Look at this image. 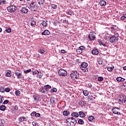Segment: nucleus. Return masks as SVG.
I'll return each mask as SVG.
<instances>
[{"mask_svg": "<svg viewBox=\"0 0 126 126\" xmlns=\"http://www.w3.org/2000/svg\"><path fill=\"white\" fill-rule=\"evenodd\" d=\"M66 124L68 126H75L76 125V120L73 117L69 118L66 119Z\"/></svg>", "mask_w": 126, "mask_h": 126, "instance_id": "obj_1", "label": "nucleus"}, {"mask_svg": "<svg viewBox=\"0 0 126 126\" xmlns=\"http://www.w3.org/2000/svg\"><path fill=\"white\" fill-rule=\"evenodd\" d=\"M70 76L72 79H77L79 77V73L77 72L76 71H72Z\"/></svg>", "mask_w": 126, "mask_h": 126, "instance_id": "obj_2", "label": "nucleus"}, {"mask_svg": "<svg viewBox=\"0 0 126 126\" xmlns=\"http://www.w3.org/2000/svg\"><path fill=\"white\" fill-rule=\"evenodd\" d=\"M30 9L32 11H36L37 10V5H36V2L32 1L30 5Z\"/></svg>", "mask_w": 126, "mask_h": 126, "instance_id": "obj_3", "label": "nucleus"}, {"mask_svg": "<svg viewBox=\"0 0 126 126\" xmlns=\"http://www.w3.org/2000/svg\"><path fill=\"white\" fill-rule=\"evenodd\" d=\"M87 66H88V64L86 62H83L81 64V68L84 71V72H86L87 71Z\"/></svg>", "mask_w": 126, "mask_h": 126, "instance_id": "obj_4", "label": "nucleus"}, {"mask_svg": "<svg viewBox=\"0 0 126 126\" xmlns=\"http://www.w3.org/2000/svg\"><path fill=\"white\" fill-rule=\"evenodd\" d=\"M58 74L61 76H66L67 75V72L63 69H60L58 71Z\"/></svg>", "mask_w": 126, "mask_h": 126, "instance_id": "obj_5", "label": "nucleus"}, {"mask_svg": "<svg viewBox=\"0 0 126 126\" xmlns=\"http://www.w3.org/2000/svg\"><path fill=\"white\" fill-rule=\"evenodd\" d=\"M119 102L121 103H126V96L125 94H121L119 98Z\"/></svg>", "mask_w": 126, "mask_h": 126, "instance_id": "obj_6", "label": "nucleus"}, {"mask_svg": "<svg viewBox=\"0 0 126 126\" xmlns=\"http://www.w3.org/2000/svg\"><path fill=\"white\" fill-rule=\"evenodd\" d=\"M15 74L18 79H21L22 78V71L21 70H17Z\"/></svg>", "mask_w": 126, "mask_h": 126, "instance_id": "obj_7", "label": "nucleus"}, {"mask_svg": "<svg viewBox=\"0 0 126 126\" xmlns=\"http://www.w3.org/2000/svg\"><path fill=\"white\" fill-rule=\"evenodd\" d=\"M16 10V7L14 5L9 6L7 7V10L9 12H14Z\"/></svg>", "mask_w": 126, "mask_h": 126, "instance_id": "obj_8", "label": "nucleus"}, {"mask_svg": "<svg viewBox=\"0 0 126 126\" xmlns=\"http://www.w3.org/2000/svg\"><path fill=\"white\" fill-rule=\"evenodd\" d=\"M112 111L113 114H116V115H120L121 114V112H119V109L118 107L112 108Z\"/></svg>", "mask_w": 126, "mask_h": 126, "instance_id": "obj_9", "label": "nucleus"}, {"mask_svg": "<svg viewBox=\"0 0 126 126\" xmlns=\"http://www.w3.org/2000/svg\"><path fill=\"white\" fill-rule=\"evenodd\" d=\"M94 34H95V32H91V34H90L88 36L89 39H90L91 41H93V40H94L95 39V36Z\"/></svg>", "mask_w": 126, "mask_h": 126, "instance_id": "obj_10", "label": "nucleus"}, {"mask_svg": "<svg viewBox=\"0 0 126 126\" xmlns=\"http://www.w3.org/2000/svg\"><path fill=\"white\" fill-rule=\"evenodd\" d=\"M110 43H116V41H119L117 39H116L114 36H111L109 39Z\"/></svg>", "mask_w": 126, "mask_h": 126, "instance_id": "obj_11", "label": "nucleus"}, {"mask_svg": "<svg viewBox=\"0 0 126 126\" xmlns=\"http://www.w3.org/2000/svg\"><path fill=\"white\" fill-rule=\"evenodd\" d=\"M110 28L111 29V32L113 33V32L115 31V30H118V26H117L116 25H113L110 27Z\"/></svg>", "mask_w": 126, "mask_h": 126, "instance_id": "obj_12", "label": "nucleus"}, {"mask_svg": "<svg viewBox=\"0 0 126 126\" xmlns=\"http://www.w3.org/2000/svg\"><path fill=\"white\" fill-rule=\"evenodd\" d=\"M88 121L93 123V122H95V117L93 116H90L88 117Z\"/></svg>", "mask_w": 126, "mask_h": 126, "instance_id": "obj_13", "label": "nucleus"}, {"mask_svg": "<svg viewBox=\"0 0 126 126\" xmlns=\"http://www.w3.org/2000/svg\"><path fill=\"white\" fill-rule=\"evenodd\" d=\"M92 54L93 55H98L99 54V50L97 49H94L92 51Z\"/></svg>", "mask_w": 126, "mask_h": 126, "instance_id": "obj_14", "label": "nucleus"}, {"mask_svg": "<svg viewBox=\"0 0 126 126\" xmlns=\"http://www.w3.org/2000/svg\"><path fill=\"white\" fill-rule=\"evenodd\" d=\"M5 76L6 77H10L11 76V71L7 70L6 72Z\"/></svg>", "mask_w": 126, "mask_h": 126, "instance_id": "obj_15", "label": "nucleus"}, {"mask_svg": "<svg viewBox=\"0 0 126 126\" xmlns=\"http://www.w3.org/2000/svg\"><path fill=\"white\" fill-rule=\"evenodd\" d=\"M42 35H44L45 36L48 35H50V31H49L48 30H45L43 32H42L41 33Z\"/></svg>", "mask_w": 126, "mask_h": 126, "instance_id": "obj_16", "label": "nucleus"}, {"mask_svg": "<svg viewBox=\"0 0 126 126\" xmlns=\"http://www.w3.org/2000/svg\"><path fill=\"white\" fill-rule=\"evenodd\" d=\"M28 12V9L26 8H22V10H21V13H27Z\"/></svg>", "mask_w": 126, "mask_h": 126, "instance_id": "obj_17", "label": "nucleus"}, {"mask_svg": "<svg viewBox=\"0 0 126 126\" xmlns=\"http://www.w3.org/2000/svg\"><path fill=\"white\" fill-rule=\"evenodd\" d=\"M99 3L101 6H105L107 4V2L104 0H100Z\"/></svg>", "mask_w": 126, "mask_h": 126, "instance_id": "obj_18", "label": "nucleus"}, {"mask_svg": "<svg viewBox=\"0 0 126 126\" xmlns=\"http://www.w3.org/2000/svg\"><path fill=\"white\" fill-rule=\"evenodd\" d=\"M117 81H118L119 82H121L122 81H125L126 79L124 78H122V77H119L117 78L116 79Z\"/></svg>", "mask_w": 126, "mask_h": 126, "instance_id": "obj_19", "label": "nucleus"}, {"mask_svg": "<svg viewBox=\"0 0 126 126\" xmlns=\"http://www.w3.org/2000/svg\"><path fill=\"white\" fill-rule=\"evenodd\" d=\"M79 115L80 118H84V117H85V114L82 111H80L79 112Z\"/></svg>", "mask_w": 126, "mask_h": 126, "instance_id": "obj_20", "label": "nucleus"}, {"mask_svg": "<svg viewBox=\"0 0 126 126\" xmlns=\"http://www.w3.org/2000/svg\"><path fill=\"white\" fill-rule=\"evenodd\" d=\"M71 116L72 117H74V118H78L79 115L76 112H73L71 114Z\"/></svg>", "mask_w": 126, "mask_h": 126, "instance_id": "obj_21", "label": "nucleus"}, {"mask_svg": "<svg viewBox=\"0 0 126 126\" xmlns=\"http://www.w3.org/2000/svg\"><path fill=\"white\" fill-rule=\"evenodd\" d=\"M33 98H34V100L35 102H38V101H39V99H40V97L38 95H34Z\"/></svg>", "mask_w": 126, "mask_h": 126, "instance_id": "obj_22", "label": "nucleus"}, {"mask_svg": "<svg viewBox=\"0 0 126 126\" xmlns=\"http://www.w3.org/2000/svg\"><path fill=\"white\" fill-rule=\"evenodd\" d=\"M52 87L50 86V85H46L44 86V88H45V90L46 91H48V89H50Z\"/></svg>", "mask_w": 126, "mask_h": 126, "instance_id": "obj_23", "label": "nucleus"}, {"mask_svg": "<svg viewBox=\"0 0 126 126\" xmlns=\"http://www.w3.org/2000/svg\"><path fill=\"white\" fill-rule=\"evenodd\" d=\"M19 121H20V122H24V121H26V118H25V117H20V118H19Z\"/></svg>", "mask_w": 126, "mask_h": 126, "instance_id": "obj_24", "label": "nucleus"}, {"mask_svg": "<svg viewBox=\"0 0 126 126\" xmlns=\"http://www.w3.org/2000/svg\"><path fill=\"white\" fill-rule=\"evenodd\" d=\"M0 5H3V4H6V0H0Z\"/></svg>", "mask_w": 126, "mask_h": 126, "instance_id": "obj_25", "label": "nucleus"}, {"mask_svg": "<svg viewBox=\"0 0 126 126\" xmlns=\"http://www.w3.org/2000/svg\"><path fill=\"white\" fill-rule=\"evenodd\" d=\"M63 115L64 116H67L69 115V112L67 110H65L63 112Z\"/></svg>", "mask_w": 126, "mask_h": 126, "instance_id": "obj_26", "label": "nucleus"}, {"mask_svg": "<svg viewBox=\"0 0 126 126\" xmlns=\"http://www.w3.org/2000/svg\"><path fill=\"white\" fill-rule=\"evenodd\" d=\"M39 92H41V93H46V92H45V88L41 87L39 90Z\"/></svg>", "mask_w": 126, "mask_h": 126, "instance_id": "obj_27", "label": "nucleus"}, {"mask_svg": "<svg viewBox=\"0 0 126 126\" xmlns=\"http://www.w3.org/2000/svg\"><path fill=\"white\" fill-rule=\"evenodd\" d=\"M119 36H120V35H119V33H118L117 32H114V36H114L118 40H119Z\"/></svg>", "mask_w": 126, "mask_h": 126, "instance_id": "obj_28", "label": "nucleus"}, {"mask_svg": "<svg viewBox=\"0 0 126 126\" xmlns=\"http://www.w3.org/2000/svg\"><path fill=\"white\" fill-rule=\"evenodd\" d=\"M5 109H6V107H5V105H1L0 107V110L1 111H5Z\"/></svg>", "mask_w": 126, "mask_h": 126, "instance_id": "obj_29", "label": "nucleus"}, {"mask_svg": "<svg viewBox=\"0 0 126 126\" xmlns=\"http://www.w3.org/2000/svg\"><path fill=\"white\" fill-rule=\"evenodd\" d=\"M122 84V88L125 90V89H126V81L125 82H123Z\"/></svg>", "mask_w": 126, "mask_h": 126, "instance_id": "obj_30", "label": "nucleus"}, {"mask_svg": "<svg viewBox=\"0 0 126 126\" xmlns=\"http://www.w3.org/2000/svg\"><path fill=\"white\" fill-rule=\"evenodd\" d=\"M42 26L44 27H46L47 25H48V23H47V21H43L42 23Z\"/></svg>", "mask_w": 126, "mask_h": 126, "instance_id": "obj_31", "label": "nucleus"}, {"mask_svg": "<svg viewBox=\"0 0 126 126\" xmlns=\"http://www.w3.org/2000/svg\"><path fill=\"white\" fill-rule=\"evenodd\" d=\"M78 123L79 125H84V121L82 119H79Z\"/></svg>", "mask_w": 126, "mask_h": 126, "instance_id": "obj_32", "label": "nucleus"}, {"mask_svg": "<svg viewBox=\"0 0 126 126\" xmlns=\"http://www.w3.org/2000/svg\"><path fill=\"white\" fill-rule=\"evenodd\" d=\"M52 8H53V9H57V8L58 7L57 4H52L51 5Z\"/></svg>", "mask_w": 126, "mask_h": 126, "instance_id": "obj_33", "label": "nucleus"}, {"mask_svg": "<svg viewBox=\"0 0 126 126\" xmlns=\"http://www.w3.org/2000/svg\"><path fill=\"white\" fill-rule=\"evenodd\" d=\"M83 94L85 96H87L88 95H89V92L87 91H83Z\"/></svg>", "mask_w": 126, "mask_h": 126, "instance_id": "obj_34", "label": "nucleus"}, {"mask_svg": "<svg viewBox=\"0 0 126 126\" xmlns=\"http://www.w3.org/2000/svg\"><path fill=\"white\" fill-rule=\"evenodd\" d=\"M38 4L41 5L43 4L44 2H45V1L44 0H38Z\"/></svg>", "mask_w": 126, "mask_h": 126, "instance_id": "obj_35", "label": "nucleus"}, {"mask_svg": "<svg viewBox=\"0 0 126 126\" xmlns=\"http://www.w3.org/2000/svg\"><path fill=\"white\" fill-rule=\"evenodd\" d=\"M15 94L16 95V96H19V95H20V91L19 90L16 91L15 92Z\"/></svg>", "mask_w": 126, "mask_h": 126, "instance_id": "obj_36", "label": "nucleus"}, {"mask_svg": "<svg viewBox=\"0 0 126 126\" xmlns=\"http://www.w3.org/2000/svg\"><path fill=\"white\" fill-rule=\"evenodd\" d=\"M103 79L104 78H103V77H101V76L98 77L97 78L98 81H99V82L103 81Z\"/></svg>", "mask_w": 126, "mask_h": 126, "instance_id": "obj_37", "label": "nucleus"}, {"mask_svg": "<svg viewBox=\"0 0 126 126\" xmlns=\"http://www.w3.org/2000/svg\"><path fill=\"white\" fill-rule=\"evenodd\" d=\"M76 53H77V54H81V53H82V51L80 48H79L76 50Z\"/></svg>", "mask_w": 126, "mask_h": 126, "instance_id": "obj_38", "label": "nucleus"}, {"mask_svg": "<svg viewBox=\"0 0 126 126\" xmlns=\"http://www.w3.org/2000/svg\"><path fill=\"white\" fill-rule=\"evenodd\" d=\"M51 93H54V92H57V89L54 88L53 89L50 90Z\"/></svg>", "mask_w": 126, "mask_h": 126, "instance_id": "obj_39", "label": "nucleus"}, {"mask_svg": "<svg viewBox=\"0 0 126 126\" xmlns=\"http://www.w3.org/2000/svg\"><path fill=\"white\" fill-rule=\"evenodd\" d=\"M79 48L82 51H83L85 50V46H81L79 47Z\"/></svg>", "mask_w": 126, "mask_h": 126, "instance_id": "obj_40", "label": "nucleus"}, {"mask_svg": "<svg viewBox=\"0 0 126 126\" xmlns=\"http://www.w3.org/2000/svg\"><path fill=\"white\" fill-rule=\"evenodd\" d=\"M114 69V67H107V70L108 71H112Z\"/></svg>", "mask_w": 126, "mask_h": 126, "instance_id": "obj_41", "label": "nucleus"}, {"mask_svg": "<svg viewBox=\"0 0 126 126\" xmlns=\"http://www.w3.org/2000/svg\"><path fill=\"white\" fill-rule=\"evenodd\" d=\"M4 88L1 87V88H0V92H1V93H4Z\"/></svg>", "mask_w": 126, "mask_h": 126, "instance_id": "obj_42", "label": "nucleus"}, {"mask_svg": "<svg viewBox=\"0 0 126 126\" xmlns=\"http://www.w3.org/2000/svg\"><path fill=\"white\" fill-rule=\"evenodd\" d=\"M3 100H4L3 97L0 96V104H1V103H2Z\"/></svg>", "mask_w": 126, "mask_h": 126, "instance_id": "obj_43", "label": "nucleus"}, {"mask_svg": "<svg viewBox=\"0 0 126 126\" xmlns=\"http://www.w3.org/2000/svg\"><path fill=\"white\" fill-rule=\"evenodd\" d=\"M5 31L7 33H10V32H11V29L8 28L6 29Z\"/></svg>", "mask_w": 126, "mask_h": 126, "instance_id": "obj_44", "label": "nucleus"}, {"mask_svg": "<svg viewBox=\"0 0 126 126\" xmlns=\"http://www.w3.org/2000/svg\"><path fill=\"white\" fill-rule=\"evenodd\" d=\"M9 100H5L4 101V102H3V105H6V104H7L8 103H9Z\"/></svg>", "mask_w": 126, "mask_h": 126, "instance_id": "obj_45", "label": "nucleus"}, {"mask_svg": "<svg viewBox=\"0 0 126 126\" xmlns=\"http://www.w3.org/2000/svg\"><path fill=\"white\" fill-rule=\"evenodd\" d=\"M40 116L41 114H40V113H35V117H36V118H40Z\"/></svg>", "mask_w": 126, "mask_h": 126, "instance_id": "obj_46", "label": "nucleus"}, {"mask_svg": "<svg viewBox=\"0 0 126 126\" xmlns=\"http://www.w3.org/2000/svg\"><path fill=\"white\" fill-rule=\"evenodd\" d=\"M35 24H36V22L34 21H32L31 23V25H32V26H34Z\"/></svg>", "mask_w": 126, "mask_h": 126, "instance_id": "obj_47", "label": "nucleus"}, {"mask_svg": "<svg viewBox=\"0 0 126 126\" xmlns=\"http://www.w3.org/2000/svg\"><path fill=\"white\" fill-rule=\"evenodd\" d=\"M39 73V71L38 70H35L34 72H32V74L34 75V74H38Z\"/></svg>", "mask_w": 126, "mask_h": 126, "instance_id": "obj_48", "label": "nucleus"}, {"mask_svg": "<svg viewBox=\"0 0 126 126\" xmlns=\"http://www.w3.org/2000/svg\"><path fill=\"white\" fill-rule=\"evenodd\" d=\"M25 73H28L29 72H31V69H28L24 71Z\"/></svg>", "mask_w": 126, "mask_h": 126, "instance_id": "obj_49", "label": "nucleus"}, {"mask_svg": "<svg viewBox=\"0 0 126 126\" xmlns=\"http://www.w3.org/2000/svg\"><path fill=\"white\" fill-rule=\"evenodd\" d=\"M4 90L5 92H9L10 91V89H9V88H6L4 89Z\"/></svg>", "mask_w": 126, "mask_h": 126, "instance_id": "obj_50", "label": "nucleus"}, {"mask_svg": "<svg viewBox=\"0 0 126 126\" xmlns=\"http://www.w3.org/2000/svg\"><path fill=\"white\" fill-rule=\"evenodd\" d=\"M50 102L51 104H55V100H54V98H51Z\"/></svg>", "mask_w": 126, "mask_h": 126, "instance_id": "obj_51", "label": "nucleus"}, {"mask_svg": "<svg viewBox=\"0 0 126 126\" xmlns=\"http://www.w3.org/2000/svg\"><path fill=\"white\" fill-rule=\"evenodd\" d=\"M39 53H40V54H44V53H45V50L43 49H40Z\"/></svg>", "mask_w": 126, "mask_h": 126, "instance_id": "obj_52", "label": "nucleus"}, {"mask_svg": "<svg viewBox=\"0 0 126 126\" xmlns=\"http://www.w3.org/2000/svg\"><path fill=\"white\" fill-rule=\"evenodd\" d=\"M66 14H68V15H72V12L71 11H68L66 12Z\"/></svg>", "mask_w": 126, "mask_h": 126, "instance_id": "obj_53", "label": "nucleus"}, {"mask_svg": "<svg viewBox=\"0 0 126 126\" xmlns=\"http://www.w3.org/2000/svg\"><path fill=\"white\" fill-rule=\"evenodd\" d=\"M35 115H36V112H32L31 114V116H32V117H33V116H35Z\"/></svg>", "mask_w": 126, "mask_h": 126, "instance_id": "obj_54", "label": "nucleus"}, {"mask_svg": "<svg viewBox=\"0 0 126 126\" xmlns=\"http://www.w3.org/2000/svg\"><path fill=\"white\" fill-rule=\"evenodd\" d=\"M32 126H37V122H33L32 123Z\"/></svg>", "mask_w": 126, "mask_h": 126, "instance_id": "obj_55", "label": "nucleus"}, {"mask_svg": "<svg viewBox=\"0 0 126 126\" xmlns=\"http://www.w3.org/2000/svg\"><path fill=\"white\" fill-rule=\"evenodd\" d=\"M126 18L125 17V16H124V15H123L122 17H121V20H125V19Z\"/></svg>", "mask_w": 126, "mask_h": 126, "instance_id": "obj_56", "label": "nucleus"}, {"mask_svg": "<svg viewBox=\"0 0 126 126\" xmlns=\"http://www.w3.org/2000/svg\"><path fill=\"white\" fill-rule=\"evenodd\" d=\"M61 53H62L63 54H65L66 53L65 50L63 49L61 50Z\"/></svg>", "mask_w": 126, "mask_h": 126, "instance_id": "obj_57", "label": "nucleus"}, {"mask_svg": "<svg viewBox=\"0 0 126 126\" xmlns=\"http://www.w3.org/2000/svg\"><path fill=\"white\" fill-rule=\"evenodd\" d=\"M101 45H102V46H103V47H106V44L104 43V42H101L100 43Z\"/></svg>", "mask_w": 126, "mask_h": 126, "instance_id": "obj_58", "label": "nucleus"}, {"mask_svg": "<svg viewBox=\"0 0 126 126\" xmlns=\"http://www.w3.org/2000/svg\"><path fill=\"white\" fill-rule=\"evenodd\" d=\"M88 85L89 88H91L92 87V84H91V83H89Z\"/></svg>", "mask_w": 126, "mask_h": 126, "instance_id": "obj_59", "label": "nucleus"}, {"mask_svg": "<svg viewBox=\"0 0 126 126\" xmlns=\"http://www.w3.org/2000/svg\"><path fill=\"white\" fill-rule=\"evenodd\" d=\"M102 62L101 61H98L99 64H102Z\"/></svg>", "mask_w": 126, "mask_h": 126, "instance_id": "obj_60", "label": "nucleus"}, {"mask_svg": "<svg viewBox=\"0 0 126 126\" xmlns=\"http://www.w3.org/2000/svg\"><path fill=\"white\" fill-rule=\"evenodd\" d=\"M123 69H124V70H126V66H124V67H123Z\"/></svg>", "mask_w": 126, "mask_h": 126, "instance_id": "obj_61", "label": "nucleus"}, {"mask_svg": "<svg viewBox=\"0 0 126 126\" xmlns=\"http://www.w3.org/2000/svg\"><path fill=\"white\" fill-rule=\"evenodd\" d=\"M123 15L124 16V17H125V18H126V14H124Z\"/></svg>", "mask_w": 126, "mask_h": 126, "instance_id": "obj_62", "label": "nucleus"}, {"mask_svg": "<svg viewBox=\"0 0 126 126\" xmlns=\"http://www.w3.org/2000/svg\"><path fill=\"white\" fill-rule=\"evenodd\" d=\"M1 31H2V29H1V28H0V32H1Z\"/></svg>", "mask_w": 126, "mask_h": 126, "instance_id": "obj_63", "label": "nucleus"}, {"mask_svg": "<svg viewBox=\"0 0 126 126\" xmlns=\"http://www.w3.org/2000/svg\"><path fill=\"white\" fill-rule=\"evenodd\" d=\"M66 22V20H64L63 21V23H65Z\"/></svg>", "mask_w": 126, "mask_h": 126, "instance_id": "obj_64", "label": "nucleus"}]
</instances>
